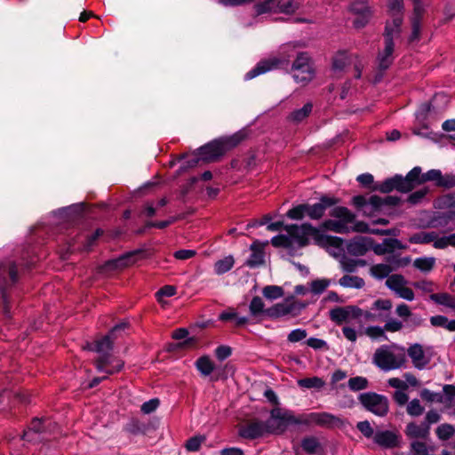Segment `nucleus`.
I'll list each match as a JSON object with an SVG mask.
<instances>
[{"instance_id":"1","label":"nucleus","mask_w":455,"mask_h":455,"mask_svg":"<svg viewBox=\"0 0 455 455\" xmlns=\"http://www.w3.org/2000/svg\"><path fill=\"white\" fill-rule=\"evenodd\" d=\"M393 307L392 301L387 299L375 300L370 310H363L357 306L337 307L330 310V319L336 324L340 325L349 319L363 317L367 322L387 320L388 315H384L383 311L389 312Z\"/></svg>"},{"instance_id":"2","label":"nucleus","mask_w":455,"mask_h":455,"mask_svg":"<svg viewBox=\"0 0 455 455\" xmlns=\"http://www.w3.org/2000/svg\"><path fill=\"white\" fill-rule=\"evenodd\" d=\"M442 177V172L439 170L433 169L426 173H422L421 168L416 166L405 177L397 174L387 179L379 185L378 189L382 193H389L394 189L402 193H407L427 181H436L437 185L440 186Z\"/></svg>"},{"instance_id":"3","label":"nucleus","mask_w":455,"mask_h":455,"mask_svg":"<svg viewBox=\"0 0 455 455\" xmlns=\"http://www.w3.org/2000/svg\"><path fill=\"white\" fill-rule=\"evenodd\" d=\"M285 230L290 235V238L294 239L299 247H304L308 244V237L311 236L315 244L321 247H334L339 248L342 245L343 240L337 236L327 235L322 234L316 228L311 224L304 223L299 225H288Z\"/></svg>"},{"instance_id":"4","label":"nucleus","mask_w":455,"mask_h":455,"mask_svg":"<svg viewBox=\"0 0 455 455\" xmlns=\"http://www.w3.org/2000/svg\"><path fill=\"white\" fill-rule=\"evenodd\" d=\"M372 361L379 369L387 371L404 366L406 355L403 347L381 346L376 349Z\"/></svg>"},{"instance_id":"5","label":"nucleus","mask_w":455,"mask_h":455,"mask_svg":"<svg viewBox=\"0 0 455 455\" xmlns=\"http://www.w3.org/2000/svg\"><path fill=\"white\" fill-rule=\"evenodd\" d=\"M268 435H282L291 425H300L302 419L297 418L292 411L275 407L270 411V417L265 421Z\"/></svg>"},{"instance_id":"6","label":"nucleus","mask_w":455,"mask_h":455,"mask_svg":"<svg viewBox=\"0 0 455 455\" xmlns=\"http://www.w3.org/2000/svg\"><path fill=\"white\" fill-rule=\"evenodd\" d=\"M358 400L365 410L379 417H384L388 412L389 403L385 395L366 392L360 394Z\"/></svg>"},{"instance_id":"7","label":"nucleus","mask_w":455,"mask_h":455,"mask_svg":"<svg viewBox=\"0 0 455 455\" xmlns=\"http://www.w3.org/2000/svg\"><path fill=\"white\" fill-rule=\"evenodd\" d=\"M253 9L256 15L270 12L291 13L295 12L296 6L293 0H265L254 4Z\"/></svg>"},{"instance_id":"8","label":"nucleus","mask_w":455,"mask_h":455,"mask_svg":"<svg viewBox=\"0 0 455 455\" xmlns=\"http://www.w3.org/2000/svg\"><path fill=\"white\" fill-rule=\"evenodd\" d=\"M306 307V304L298 300H285L276 303L265 310V315L270 318H279L287 315H299Z\"/></svg>"},{"instance_id":"9","label":"nucleus","mask_w":455,"mask_h":455,"mask_svg":"<svg viewBox=\"0 0 455 455\" xmlns=\"http://www.w3.org/2000/svg\"><path fill=\"white\" fill-rule=\"evenodd\" d=\"M17 281L18 273L15 264H11L8 267H0V292L4 302V311L5 315H8L10 312L7 290Z\"/></svg>"},{"instance_id":"10","label":"nucleus","mask_w":455,"mask_h":455,"mask_svg":"<svg viewBox=\"0 0 455 455\" xmlns=\"http://www.w3.org/2000/svg\"><path fill=\"white\" fill-rule=\"evenodd\" d=\"M452 197L450 195L443 196L441 201L448 204L449 210L444 212H436L428 220L427 225L430 228H440L447 227L451 221L455 220V202L451 203Z\"/></svg>"},{"instance_id":"11","label":"nucleus","mask_w":455,"mask_h":455,"mask_svg":"<svg viewBox=\"0 0 455 455\" xmlns=\"http://www.w3.org/2000/svg\"><path fill=\"white\" fill-rule=\"evenodd\" d=\"M350 12L355 16L353 25L355 28H364L371 20L373 12L365 0H354L350 4Z\"/></svg>"},{"instance_id":"12","label":"nucleus","mask_w":455,"mask_h":455,"mask_svg":"<svg viewBox=\"0 0 455 455\" xmlns=\"http://www.w3.org/2000/svg\"><path fill=\"white\" fill-rule=\"evenodd\" d=\"M302 424H315L324 427H339L343 426L344 420L329 412H311Z\"/></svg>"},{"instance_id":"13","label":"nucleus","mask_w":455,"mask_h":455,"mask_svg":"<svg viewBox=\"0 0 455 455\" xmlns=\"http://www.w3.org/2000/svg\"><path fill=\"white\" fill-rule=\"evenodd\" d=\"M94 364L99 371L104 372L108 376L119 372L123 369L124 363L123 360L109 354L100 355L95 359Z\"/></svg>"},{"instance_id":"14","label":"nucleus","mask_w":455,"mask_h":455,"mask_svg":"<svg viewBox=\"0 0 455 455\" xmlns=\"http://www.w3.org/2000/svg\"><path fill=\"white\" fill-rule=\"evenodd\" d=\"M339 203V199L334 196H323L320 201L314 204H307V215L312 220L321 219L327 208L334 206Z\"/></svg>"},{"instance_id":"15","label":"nucleus","mask_w":455,"mask_h":455,"mask_svg":"<svg viewBox=\"0 0 455 455\" xmlns=\"http://www.w3.org/2000/svg\"><path fill=\"white\" fill-rule=\"evenodd\" d=\"M127 326L126 323H121L116 325L110 331L109 334L100 338V339L95 340L92 344H88V349L92 351H95L100 355H109V351L112 350L113 347V335L120 330H124Z\"/></svg>"},{"instance_id":"16","label":"nucleus","mask_w":455,"mask_h":455,"mask_svg":"<svg viewBox=\"0 0 455 455\" xmlns=\"http://www.w3.org/2000/svg\"><path fill=\"white\" fill-rule=\"evenodd\" d=\"M220 140H215L199 148V156L204 162L210 163L218 160L226 152Z\"/></svg>"},{"instance_id":"17","label":"nucleus","mask_w":455,"mask_h":455,"mask_svg":"<svg viewBox=\"0 0 455 455\" xmlns=\"http://www.w3.org/2000/svg\"><path fill=\"white\" fill-rule=\"evenodd\" d=\"M239 435L246 439H256L268 435V432L265 421L253 420L242 426L239 429Z\"/></svg>"},{"instance_id":"18","label":"nucleus","mask_w":455,"mask_h":455,"mask_svg":"<svg viewBox=\"0 0 455 455\" xmlns=\"http://www.w3.org/2000/svg\"><path fill=\"white\" fill-rule=\"evenodd\" d=\"M407 354L411 359L413 366L419 370L424 369L431 361V357L419 343L411 345L407 349Z\"/></svg>"},{"instance_id":"19","label":"nucleus","mask_w":455,"mask_h":455,"mask_svg":"<svg viewBox=\"0 0 455 455\" xmlns=\"http://www.w3.org/2000/svg\"><path fill=\"white\" fill-rule=\"evenodd\" d=\"M52 422L48 419H38L34 418L28 430L24 431L22 439L32 442L35 441L36 438L33 436L34 434H43L48 431H51Z\"/></svg>"},{"instance_id":"20","label":"nucleus","mask_w":455,"mask_h":455,"mask_svg":"<svg viewBox=\"0 0 455 455\" xmlns=\"http://www.w3.org/2000/svg\"><path fill=\"white\" fill-rule=\"evenodd\" d=\"M280 64L281 60L275 57L262 60L245 75V78L248 80L252 79L261 74L278 68Z\"/></svg>"},{"instance_id":"21","label":"nucleus","mask_w":455,"mask_h":455,"mask_svg":"<svg viewBox=\"0 0 455 455\" xmlns=\"http://www.w3.org/2000/svg\"><path fill=\"white\" fill-rule=\"evenodd\" d=\"M395 44L389 39L384 41V48L378 54V65L381 70L387 69L394 61Z\"/></svg>"},{"instance_id":"22","label":"nucleus","mask_w":455,"mask_h":455,"mask_svg":"<svg viewBox=\"0 0 455 455\" xmlns=\"http://www.w3.org/2000/svg\"><path fill=\"white\" fill-rule=\"evenodd\" d=\"M402 16H395L392 20H387L383 34L384 41L389 39L390 42H394V40L399 38L402 32Z\"/></svg>"},{"instance_id":"23","label":"nucleus","mask_w":455,"mask_h":455,"mask_svg":"<svg viewBox=\"0 0 455 455\" xmlns=\"http://www.w3.org/2000/svg\"><path fill=\"white\" fill-rule=\"evenodd\" d=\"M395 314L405 322L407 326L417 327L421 325L423 320L419 315H414L410 307L404 303L396 307Z\"/></svg>"},{"instance_id":"24","label":"nucleus","mask_w":455,"mask_h":455,"mask_svg":"<svg viewBox=\"0 0 455 455\" xmlns=\"http://www.w3.org/2000/svg\"><path fill=\"white\" fill-rule=\"evenodd\" d=\"M400 202V198L394 196H387L385 197H380L379 196H371L369 199V205L371 207L369 214H371L372 212L382 210L384 205L395 206L397 205Z\"/></svg>"},{"instance_id":"25","label":"nucleus","mask_w":455,"mask_h":455,"mask_svg":"<svg viewBox=\"0 0 455 455\" xmlns=\"http://www.w3.org/2000/svg\"><path fill=\"white\" fill-rule=\"evenodd\" d=\"M251 254L246 260V266L250 267H256L264 264V250L263 246L259 241H254L251 247Z\"/></svg>"},{"instance_id":"26","label":"nucleus","mask_w":455,"mask_h":455,"mask_svg":"<svg viewBox=\"0 0 455 455\" xmlns=\"http://www.w3.org/2000/svg\"><path fill=\"white\" fill-rule=\"evenodd\" d=\"M374 442L380 446L392 448L397 445V435L391 431L377 432L373 436Z\"/></svg>"},{"instance_id":"27","label":"nucleus","mask_w":455,"mask_h":455,"mask_svg":"<svg viewBox=\"0 0 455 455\" xmlns=\"http://www.w3.org/2000/svg\"><path fill=\"white\" fill-rule=\"evenodd\" d=\"M330 215L333 218L339 219V221L345 225L352 223L355 218V214L344 206L334 207L330 212Z\"/></svg>"},{"instance_id":"28","label":"nucleus","mask_w":455,"mask_h":455,"mask_svg":"<svg viewBox=\"0 0 455 455\" xmlns=\"http://www.w3.org/2000/svg\"><path fill=\"white\" fill-rule=\"evenodd\" d=\"M195 365L201 375L204 377L211 375L215 369V364L209 355L200 356L196 361Z\"/></svg>"},{"instance_id":"29","label":"nucleus","mask_w":455,"mask_h":455,"mask_svg":"<svg viewBox=\"0 0 455 455\" xmlns=\"http://www.w3.org/2000/svg\"><path fill=\"white\" fill-rule=\"evenodd\" d=\"M136 255V252L126 253L116 259L108 261V265L111 268H124L135 263Z\"/></svg>"},{"instance_id":"30","label":"nucleus","mask_w":455,"mask_h":455,"mask_svg":"<svg viewBox=\"0 0 455 455\" xmlns=\"http://www.w3.org/2000/svg\"><path fill=\"white\" fill-rule=\"evenodd\" d=\"M292 76L296 83L300 84L302 85L307 84L310 82L314 77V69L313 68H291Z\"/></svg>"},{"instance_id":"31","label":"nucleus","mask_w":455,"mask_h":455,"mask_svg":"<svg viewBox=\"0 0 455 455\" xmlns=\"http://www.w3.org/2000/svg\"><path fill=\"white\" fill-rule=\"evenodd\" d=\"M435 264L436 259L435 257H420L413 261V267L423 273L431 272L435 268Z\"/></svg>"},{"instance_id":"32","label":"nucleus","mask_w":455,"mask_h":455,"mask_svg":"<svg viewBox=\"0 0 455 455\" xmlns=\"http://www.w3.org/2000/svg\"><path fill=\"white\" fill-rule=\"evenodd\" d=\"M313 109V105L310 102L306 103L301 108L295 109L292 111L288 119L295 124H299L305 120L311 114Z\"/></svg>"},{"instance_id":"33","label":"nucleus","mask_w":455,"mask_h":455,"mask_svg":"<svg viewBox=\"0 0 455 455\" xmlns=\"http://www.w3.org/2000/svg\"><path fill=\"white\" fill-rule=\"evenodd\" d=\"M435 238V232L421 231L411 235L408 241L412 244H427L432 243Z\"/></svg>"},{"instance_id":"34","label":"nucleus","mask_w":455,"mask_h":455,"mask_svg":"<svg viewBox=\"0 0 455 455\" xmlns=\"http://www.w3.org/2000/svg\"><path fill=\"white\" fill-rule=\"evenodd\" d=\"M385 259H386L387 265L392 268V271H395L401 267H404L408 266L411 261V257L402 258V257H400V255H397V254L389 255V256L386 257Z\"/></svg>"},{"instance_id":"35","label":"nucleus","mask_w":455,"mask_h":455,"mask_svg":"<svg viewBox=\"0 0 455 455\" xmlns=\"http://www.w3.org/2000/svg\"><path fill=\"white\" fill-rule=\"evenodd\" d=\"M406 435L411 438H424L428 435V426L410 423L406 427Z\"/></svg>"},{"instance_id":"36","label":"nucleus","mask_w":455,"mask_h":455,"mask_svg":"<svg viewBox=\"0 0 455 455\" xmlns=\"http://www.w3.org/2000/svg\"><path fill=\"white\" fill-rule=\"evenodd\" d=\"M298 385H299V387H303V388H307V389L314 388L316 390H320L324 387L325 381L322 378L315 376V377H311V378H305V379H299Z\"/></svg>"},{"instance_id":"37","label":"nucleus","mask_w":455,"mask_h":455,"mask_svg":"<svg viewBox=\"0 0 455 455\" xmlns=\"http://www.w3.org/2000/svg\"><path fill=\"white\" fill-rule=\"evenodd\" d=\"M339 283L346 288L361 289L364 286V280L356 275H346L339 280Z\"/></svg>"},{"instance_id":"38","label":"nucleus","mask_w":455,"mask_h":455,"mask_svg":"<svg viewBox=\"0 0 455 455\" xmlns=\"http://www.w3.org/2000/svg\"><path fill=\"white\" fill-rule=\"evenodd\" d=\"M430 299L437 304L455 309V297L449 293H433L430 295Z\"/></svg>"},{"instance_id":"39","label":"nucleus","mask_w":455,"mask_h":455,"mask_svg":"<svg viewBox=\"0 0 455 455\" xmlns=\"http://www.w3.org/2000/svg\"><path fill=\"white\" fill-rule=\"evenodd\" d=\"M407 284V280L403 275L400 274H394L388 276L386 280V285L388 289L393 291L394 292L397 291L399 289L403 288Z\"/></svg>"},{"instance_id":"40","label":"nucleus","mask_w":455,"mask_h":455,"mask_svg":"<svg viewBox=\"0 0 455 455\" xmlns=\"http://www.w3.org/2000/svg\"><path fill=\"white\" fill-rule=\"evenodd\" d=\"M244 139V135L242 132H236L229 137H225L220 139L221 144H223V148L225 152L230 150L231 148L236 147L241 141Z\"/></svg>"},{"instance_id":"41","label":"nucleus","mask_w":455,"mask_h":455,"mask_svg":"<svg viewBox=\"0 0 455 455\" xmlns=\"http://www.w3.org/2000/svg\"><path fill=\"white\" fill-rule=\"evenodd\" d=\"M339 263L342 270L347 273H353L356 270L357 267H363L366 264L363 259H354L349 258H343Z\"/></svg>"},{"instance_id":"42","label":"nucleus","mask_w":455,"mask_h":455,"mask_svg":"<svg viewBox=\"0 0 455 455\" xmlns=\"http://www.w3.org/2000/svg\"><path fill=\"white\" fill-rule=\"evenodd\" d=\"M235 263V259L232 256L225 257L218 260L214 265V270L216 274L222 275L228 271H229Z\"/></svg>"},{"instance_id":"43","label":"nucleus","mask_w":455,"mask_h":455,"mask_svg":"<svg viewBox=\"0 0 455 455\" xmlns=\"http://www.w3.org/2000/svg\"><path fill=\"white\" fill-rule=\"evenodd\" d=\"M371 274L378 278V279H383L388 276H390V273L393 272L392 268L389 267V266L387 265V263H380L373 265L371 267Z\"/></svg>"},{"instance_id":"44","label":"nucleus","mask_w":455,"mask_h":455,"mask_svg":"<svg viewBox=\"0 0 455 455\" xmlns=\"http://www.w3.org/2000/svg\"><path fill=\"white\" fill-rule=\"evenodd\" d=\"M301 447L306 452L315 454L320 449V443L315 437H306L301 442Z\"/></svg>"},{"instance_id":"45","label":"nucleus","mask_w":455,"mask_h":455,"mask_svg":"<svg viewBox=\"0 0 455 455\" xmlns=\"http://www.w3.org/2000/svg\"><path fill=\"white\" fill-rule=\"evenodd\" d=\"M406 247L395 238H387L383 241V255L387 253H391L395 250H403Z\"/></svg>"},{"instance_id":"46","label":"nucleus","mask_w":455,"mask_h":455,"mask_svg":"<svg viewBox=\"0 0 455 455\" xmlns=\"http://www.w3.org/2000/svg\"><path fill=\"white\" fill-rule=\"evenodd\" d=\"M368 379L361 376L350 378L347 383L350 390L355 392L366 389L368 387Z\"/></svg>"},{"instance_id":"47","label":"nucleus","mask_w":455,"mask_h":455,"mask_svg":"<svg viewBox=\"0 0 455 455\" xmlns=\"http://www.w3.org/2000/svg\"><path fill=\"white\" fill-rule=\"evenodd\" d=\"M265 304L262 300V299L259 296H255L252 298L249 310L252 316H257L260 314H265Z\"/></svg>"},{"instance_id":"48","label":"nucleus","mask_w":455,"mask_h":455,"mask_svg":"<svg viewBox=\"0 0 455 455\" xmlns=\"http://www.w3.org/2000/svg\"><path fill=\"white\" fill-rule=\"evenodd\" d=\"M262 293L268 299H276L283 296V290L280 286L267 285L263 288Z\"/></svg>"},{"instance_id":"49","label":"nucleus","mask_w":455,"mask_h":455,"mask_svg":"<svg viewBox=\"0 0 455 455\" xmlns=\"http://www.w3.org/2000/svg\"><path fill=\"white\" fill-rule=\"evenodd\" d=\"M454 432L453 426L450 424H442L435 430L438 438L443 441L449 440L454 435Z\"/></svg>"},{"instance_id":"50","label":"nucleus","mask_w":455,"mask_h":455,"mask_svg":"<svg viewBox=\"0 0 455 455\" xmlns=\"http://www.w3.org/2000/svg\"><path fill=\"white\" fill-rule=\"evenodd\" d=\"M313 68L311 64L310 57L307 52H299L291 68Z\"/></svg>"},{"instance_id":"51","label":"nucleus","mask_w":455,"mask_h":455,"mask_svg":"<svg viewBox=\"0 0 455 455\" xmlns=\"http://www.w3.org/2000/svg\"><path fill=\"white\" fill-rule=\"evenodd\" d=\"M331 281L329 279L314 280L310 283V291L314 294H321L327 289Z\"/></svg>"},{"instance_id":"52","label":"nucleus","mask_w":455,"mask_h":455,"mask_svg":"<svg viewBox=\"0 0 455 455\" xmlns=\"http://www.w3.org/2000/svg\"><path fill=\"white\" fill-rule=\"evenodd\" d=\"M307 215V204L297 205L287 212V217L291 220H302Z\"/></svg>"},{"instance_id":"53","label":"nucleus","mask_w":455,"mask_h":455,"mask_svg":"<svg viewBox=\"0 0 455 455\" xmlns=\"http://www.w3.org/2000/svg\"><path fill=\"white\" fill-rule=\"evenodd\" d=\"M388 13L391 18L395 16L403 17V0H389L388 2Z\"/></svg>"},{"instance_id":"54","label":"nucleus","mask_w":455,"mask_h":455,"mask_svg":"<svg viewBox=\"0 0 455 455\" xmlns=\"http://www.w3.org/2000/svg\"><path fill=\"white\" fill-rule=\"evenodd\" d=\"M406 411L412 417H418L424 412V407L420 404L419 399H413L408 403Z\"/></svg>"},{"instance_id":"55","label":"nucleus","mask_w":455,"mask_h":455,"mask_svg":"<svg viewBox=\"0 0 455 455\" xmlns=\"http://www.w3.org/2000/svg\"><path fill=\"white\" fill-rule=\"evenodd\" d=\"M429 192L427 188H423L421 189H419L413 193H411L408 198L407 202L410 203L412 205L418 204L422 202V200L425 198V196Z\"/></svg>"},{"instance_id":"56","label":"nucleus","mask_w":455,"mask_h":455,"mask_svg":"<svg viewBox=\"0 0 455 455\" xmlns=\"http://www.w3.org/2000/svg\"><path fill=\"white\" fill-rule=\"evenodd\" d=\"M325 229L334 231L336 233H344L346 231V225L339 220H328L323 223Z\"/></svg>"},{"instance_id":"57","label":"nucleus","mask_w":455,"mask_h":455,"mask_svg":"<svg viewBox=\"0 0 455 455\" xmlns=\"http://www.w3.org/2000/svg\"><path fill=\"white\" fill-rule=\"evenodd\" d=\"M206 440L204 435H197L189 438L186 443V448L189 451H197L201 444Z\"/></svg>"},{"instance_id":"58","label":"nucleus","mask_w":455,"mask_h":455,"mask_svg":"<svg viewBox=\"0 0 455 455\" xmlns=\"http://www.w3.org/2000/svg\"><path fill=\"white\" fill-rule=\"evenodd\" d=\"M271 244L274 247L290 248L292 245V240L289 236L279 235L271 239Z\"/></svg>"},{"instance_id":"59","label":"nucleus","mask_w":455,"mask_h":455,"mask_svg":"<svg viewBox=\"0 0 455 455\" xmlns=\"http://www.w3.org/2000/svg\"><path fill=\"white\" fill-rule=\"evenodd\" d=\"M348 63V58L346 53L341 52L335 56L332 62V68L335 71H342Z\"/></svg>"},{"instance_id":"60","label":"nucleus","mask_w":455,"mask_h":455,"mask_svg":"<svg viewBox=\"0 0 455 455\" xmlns=\"http://www.w3.org/2000/svg\"><path fill=\"white\" fill-rule=\"evenodd\" d=\"M386 331L384 326H369L365 329L364 333L371 339L384 338L387 339L385 334Z\"/></svg>"},{"instance_id":"61","label":"nucleus","mask_w":455,"mask_h":455,"mask_svg":"<svg viewBox=\"0 0 455 455\" xmlns=\"http://www.w3.org/2000/svg\"><path fill=\"white\" fill-rule=\"evenodd\" d=\"M404 324L403 321L398 319L390 318L388 319L385 325V331L388 332H397L400 331L403 328Z\"/></svg>"},{"instance_id":"62","label":"nucleus","mask_w":455,"mask_h":455,"mask_svg":"<svg viewBox=\"0 0 455 455\" xmlns=\"http://www.w3.org/2000/svg\"><path fill=\"white\" fill-rule=\"evenodd\" d=\"M412 285L425 293H431L435 291V283L430 280H420L414 282Z\"/></svg>"},{"instance_id":"63","label":"nucleus","mask_w":455,"mask_h":455,"mask_svg":"<svg viewBox=\"0 0 455 455\" xmlns=\"http://www.w3.org/2000/svg\"><path fill=\"white\" fill-rule=\"evenodd\" d=\"M307 336V331L304 329H296L291 331L287 337L289 342L295 343L304 339Z\"/></svg>"},{"instance_id":"64","label":"nucleus","mask_w":455,"mask_h":455,"mask_svg":"<svg viewBox=\"0 0 455 455\" xmlns=\"http://www.w3.org/2000/svg\"><path fill=\"white\" fill-rule=\"evenodd\" d=\"M357 429L367 438H371L374 434L373 428L368 420L360 421L356 425Z\"/></svg>"}]
</instances>
